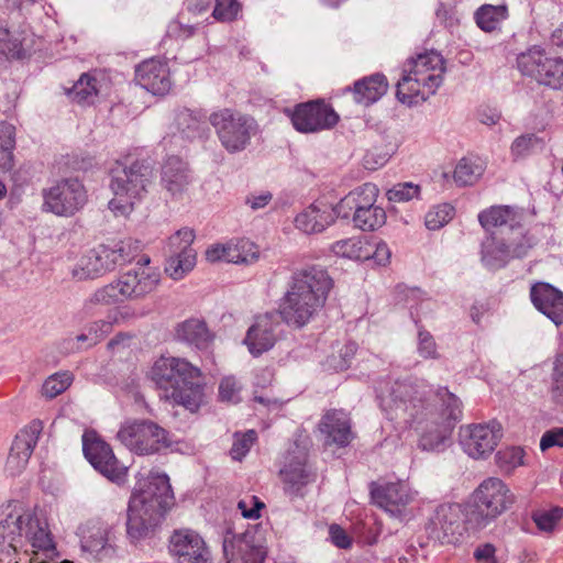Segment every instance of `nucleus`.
<instances>
[{
	"mask_svg": "<svg viewBox=\"0 0 563 563\" xmlns=\"http://www.w3.org/2000/svg\"><path fill=\"white\" fill-rule=\"evenodd\" d=\"M25 543L33 549L30 563H73L68 560L56 561L59 555L45 520L37 518L20 501L10 500L2 504L0 506V552L10 556Z\"/></svg>",
	"mask_w": 563,
	"mask_h": 563,
	"instance_id": "nucleus-1",
	"label": "nucleus"
},
{
	"mask_svg": "<svg viewBox=\"0 0 563 563\" xmlns=\"http://www.w3.org/2000/svg\"><path fill=\"white\" fill-rule=\"evenodd\" d=\"M332 286L328 272L320 266L297 269L276 313L289 327L300 329L323 308Z\"/></svg>",
	"mask_w": 563,
	"mask_h": 563,
	"instance_id": "nucleus-2",
	"label": "nucleus"
},
{
	"mask_svg": "<svg viewBox=\"0 0 563 563\" xmlns=\"http://www.w3.org/2000/svg\"><path fill=\"white\" fill-rule=\"evenodd\" d=\"M174 505L169 477L151 473L129 501L126 534L132 543L147 538Z\"/></svg>",
	"mask_w": 563,
	"mask_h": 563,
	"instance_id": "nucleus-3",
	"label": "nucleus"
},
{
	"mask_svg": "<svg viewBox=\"0 0 563 563\" xmlns=\"http://www.w3.org/2000/svg\"><path fill=\"white\" fill-rule=\"evenodd\" d=\"M152 380L162 398L196 412L203 404L205 383L201 371L185 358L161 357L151 369Z\"/></svg>",
	"mask_w": 563,
	"mask_h": 563,
	"instance_id": "nucleus-4",
	"label": "nucleus"
},
{
	"mask_svg": "<svg viewBox=\"0 0 563 563\" xmlns=\"http://www.w3.org/2000/svg\"><path fill=\"white\" fill-rule=\"evenodd\" d=\"M376 393L386 417L389 420H402L410 427L420 424L424 413L435 407L427 398L426 387L411 377L380 380Z\"/></svg>",
	"mask_w": 563,
	"mask_h": 563,
	"instance_id": "nucleus-5",
	"label": "nucleus"
},
{
	"mask_svg": "<svg viewBox=\"0 0 563 563\" xmlns=\"http://www.w3.org/2000/svg\"><path fill=\"white\" fill-rule=\"evenodd\" d=\"M161 283V274L153 267H133L98 288L87 299L86 307L111 306L123 301H137L154 292Z\"/></svg>",
	"mask_w": 563,
	"mask_h": 563,
	"instance_id": "nucleus-6",
	"label": "nucleus"
},
{
	"mask_svg": "<svg viewBox=\"0 0 563 563\" xmlns=\"http://www.w3.org/2000/svg\"><path fill=\"white\" fill-rule=\"evenodd\" d=\"M153 178V166L146 159L113 168L110 188L114 197L109 201V208L121 214L129 213L146 196Z\"/></svg>",
	"mask_w": 563,
	"mask_h": 563,
	"instance_id": "nucleus-7",
	"label": "nucleus"
},
{
	"mask_svg": "<svg viewBox=\"0 0 563 563\" xmlns=\"http://www.w3.org/2000/svg\"><path fill=\"white\" fill-rule=\"evenodd\" d=\"M441 409L434 407L424 413L423 421L415 423L421 431L418 446L423 451H440L450 437L456 421L462 418V402L448 388H440L434 398Z\"/></svg>",
	"mask_w": 563,
	"mask_h": 563,
	"instance_id": "nucleus-8",
	"label": "nucleus"
},
{
	"mask_svg": "<svg viewBox=\"0 0 563 563\" xmlns=\"http://www.w3.org/2000/svg\"><path fill=\"white\" fill-rule=\"evenodd\" d=\"M141 242L126 239L113 245L100 244L88 251L73 269V276L79 280L96 278L131 263L141 252Z\"/></svg>",
	"mask_w": 563,
	"mask_h": 563,
	"instance_id": "nucleus-9",
	"label": "nucleus"
},
{
	"mask_svg": "<svg viewBox=\"0 0 563 563\" xmlns=\"http://www.w3.org/2000/svg\"><path fill=\"white\" fill-rule=\"evenodd\" d=\"M515 495L498 477H487L472 494L468 520L484 528L497 517L511 508Z\"/></svg>",
	"mask_w": 563,
	"mask_h": 563,
	"instance_id": "nucleus-10",
	"label": "nucleus"
},
{
	"mask_svg": "<svg viewBox=\"0 0 563 563\" xmlns=\"http://www.w3.org/2000/svg\"><path fill=\"white\" fill-rule=\"evenodd\" d=\"M117 438L126 449L141 456L157 454L174 442L169 431L148 419L126 421Z\"/></svg>",
	"mask_w": 563,
	"mask_h": 563,
	"instance_id": "nucleus-11",
	"label": "nucleus"
},
{
	"mask_svg": "<svg viewBox=\"0 0 563 563\" xmlns=\"http://www.w3.org/2000/svg\"><path fill=\"white\" fill-rule=\"evenodd\" d=\"M209 122L230 154L244 151L257 132V123L251 115L228 108L212 112Z\"/></svg>",
	"mask_w": 563,
	"mask_h": 563,
	"instance_id": "nucleus-12",
	"label": "nucleus"
},
{
	"mask_svg": "<svg viewBox=\"0 0 563 563\" xmlns=\"http://www.w3.org/2000/svg\"><path fill=\"white\" fill-rule=\"evenodd\" d=\"M284 490L290 498L303 497L306 486L314 483L317 473L308 463V451L298 443L287 451L284 466L279 471Z\"/></svg>",
	"mask_w": 563,
	"mask_h": 563,
	"instance_id": "nucleus-13",
	"label": "nucleus"
},
{
	"mask_svg": "<svg viewBox=\"0 0 563 563\" xmlns=\"http://www.w3.org/2000/svg\"><path fill=\"white\" fill-rule=\"evenodd\" d=\"M522 75L534 78L539 84L559 89L563 86V59L550 57L540 47H532L517 57Z\"/></svg>",
	"mask_w": 563,
	"mask_h": 563,
	"instance_id": "nucleus-14",
	"label": "nucleus"
},
{
	"mask_svg": "<svg viewBox=\"0 0 563 563\" xmlns=\"http://www.w3.org/2000/svg\"><path fill=\"white\" fill-rule=\"evenodd\" d=\"M44 209L56 216L71 217L87 202V191L77 178H67L43 191Z\"/></svg>",
	"mask_w": 563,
	"mask_h": 563,
	"instance_id": "nucleus-15",
	"label": "nucleus"
},
{
	"mask_svg": "<svg viewBox=\"0 0 563 563\" xmlns=\"http://www.w3.org/2000/svg\"><path fill=\"white\" fill-rule=\"evenodd\" d=\"M82 451L91 466L106 478L117 484L125 482L128 467L119 462L111 446L96 433H84Z\"/></svg>",
	"mask_w": 563,
	"mask_h": 563,
	"instance_id": "nucleus-16",
	"label": "nucleus"
},
{
	"mask_svg": "<svg viewBox=\"0 0 563 563\" xmlns=\"http://www.w3.org/2000/svg\"><path fill=\"white\" fill-rule=\"evenodd\" d=\"M429 539L441 544H454L463 536V510L459 504H441L435 507L426 525Z\"/></svg>",
	"mask_w": 563,
	"mask_h": 563,
	"instance_id": "nucleus-17",
	"label": "nucleus"
},
{
	"mask_svg": "<svg viewBox=\"0 0 563 563\" xmlns=\"http://www.w3.org/2000/svg\"><path fill=\"white\" fill-rule=\"evenodd\" d=\"M294 128L301 133H316L332 129L339 121L334 109L324 100L297 104L290 113Z\"/></svg>",
	"mask_w": 563,
	"mask_h": 563,
	"instance_id": "nucleus-18",
	"label": "nucleus"
},
{
	"mask_svg": "<svg viewBox=\"0 0 563 563\" xmlns=\"http://www.w3.org/2000/svg\"><path fill=\"white\" fill-rule=\"evenodd\" d=\"M195 232L189 228H181L168 239L165 272L174 279L179 280L196 265V251L191 247Z\"/></svg>",
	"mask_w": 563,
	"mask_h": 563,
	"instance_id": "nucleus-19",
	"label": "nucleus"
},
{
	"mask_svg": "<svg viewBox=\"0 0 563 563\" xmlns=\"http://www.w3.org/2000/svg\"><path fill=\"white\" fill-rule=\"evenodd\" d=\"M81 550L93 559L102 561L115 555L114 527L106 521L89 520L79 528Z\"/></svg>",
	"mask_w": 563,
	"mask_h": 563,
	"instance_id": "nucleus-20",
	"label": "nucleus"
},
{
	"mask_svg": "<svg viewBox=\"0 0 563 563\" xmlns=\"http://www.w3.org/2000/svg\"><path fill=\"white\" fill-rule=\"evenodd\" d=\"M459 435L464 452L473 459L489 456L501 438L500 426L496 422L463 426Z\"/></svg>",
	"mask_w": 563,
	"mask_h": 563,
	"instance_id": "nucleus-21",
	"label": "nucleus"
},
{
	"mask_svg": "<svg viewBox=\"0 0 563 563\" xmlns=\"http://www.w3.org/2000/svg\"><path fill=\"white\" fill-rule=\"evenodd\" d=\"M168 549L175 563H212L207 543L191 529L175 530L169 538Z\"/></svg>",
	"mask_w": 563,
	"mask_h": 563,
	"instance_id": "nucleus-22",
	"label": "nucleus"
},
{
	"mask_svg": "<svg viewBox=\"0 0 563 563\" xmlns=\"http://www.w3.org/2000/svg\"><path fill=\"white\" fill-rule=\"evenodd\" d=\"M42 431L43 422L35 419L16 433L5 463V471L11 476L19 475L26 467Z\"/></svg>",
	"mask_w": 563,
	"mask_h": 563,
	"instance_id": "nucleus-23",
	"label": "nucleus"
},
{
	"mask_svg": "<svg viewBox=\"0 0 563 563\" xmlns=\"http://www.w3.org/2000/svg\"><path fill=\"white\" fill-rule=\"evenodd\" d=\"M404 68L422 81V85L427 87V96L434 95L442 85L445 70L444 59L437 52H426L417 57H411L405 63Z\"/></svg>",
	"mask_w": 563,
	"mask_h": 563,
	"instance_id": "nucleus-24",
	"label": "nucleus"
},
{
	"mask_svg": "<svg viewBox=\"0 0 563 563\" xmlns=\"http://www.w3.org/2000/svg\"><path fill=\"white\" fill-rule=\"evenodd\" d=\"M279 319L276 312H267L256 317L244 339V344L253 356H260L275 345L277 340L276 330L280 324Z\"/></svg>",
	"mask_w": 563,
	"mask_h": 563,
	"instance_id": "nucleus-25",
	"label": "nucleus"
},
{
	"mask_svg": "<svg viewBox=\"0 0 563 563\" xmlns=\"http://www.w3.org/2000/svg\"><path fill=\"white\" fill-rule=\"evenodd\" d=\"M369 493L373 504L391 516L401 515L411 500L408 486L401 482L384 484L372 482Z\"/></svg>",
	"mask_w": 563,
	"mask_h": 563,
	"instance_id": "nucleus-26",
	"label": "nucleus"
},
{
	"mask_svg": "<svg viewBox=\"0 0 563 563\" xmlns=\"http://www.w3.org/2000/svg\"><path fill=\"white\" fill-rule=\"evenodd\" d=\"M318 430L323 435L325 445L345 448L353 439L351 418L342 409L325 411L318 423Z\"/></svg>",
	"mask_w": 563,
	"mask_h": 563,
	"instance_id": "nucleus-27",
	"label": "nucleus"
},
{
	"mask_svg": "<svg viewBox=\"0 0 563 563\" xmlns=\"http://www.w3.org/2000/svg\"><path fill=\"white\" fill-rule=\"evenodd\" d=\"M223 551L225 556H231V560L240 559L243 563H263L266 556L261 539L252 530L233 534L231 539L225 537Z\"/></svg>",
	"mask_w": 563,
	"mask_h": 563,
	"instance_id": "nucleus-28",
	"label": "nucleus"
},
{
	"mask_svg": "<svg viewBox=\"0 0 563 563\" xmlns=\"http://www.w3.org/2000/svg\"><path fill=\"white\" fill-rule=\"evenodd\" d=\"M135 80L153 95H165L172 87L168 63L156 58L144 60L135 68Z\"/></svg>",
	"mask_w": 563,
	"mask_h": 563,
	"instance_id": "nucleus-29",
	"label": "nucleus"
},
{
	"mask_svg": "<svg viewBox=\"0 0 563 563\" xmlns=\"http://www.w3.org/2000/svg\"><path fill=\"white\" fill-rule=\"evenodd\" d=\"M340 218L336 206L324 201H314L295 218V225L307 234L320 233Z\"/></svg>",
	"mask_w": 563,
	"mask_h": 563,
	"instance_id": "nucleus-30",
	"label": "nucleus"
},
{
	"mask_svg": "<svg viewBox=\"0 0 563 563\" xmlns=\"http://www.w3.org/2000/svg\"><path fill=\"white\" fill-rule=\"evenodd\" d=\"M533 306L553 323H563V292L549 283H537L530 289Z\"/></svg>",
	"mask_w": 563,
	"mask_h": 563,
	"instance_id": "nucleus-31",
	"label": "nucleus"
},
{
	"mask_svg": "<svg viewBox=\"0 0 563 563\" xmlns=\"http://www.w3.org/2000/svg\"><path fill=\"white\" fill-rule=\"evenodd\" d=\"M191 183L188 164L178 156L166 158L161 170V185L174 198L181 197Z\"/></svg>",
	"mask_w": 563,
	"mask_h": 563,
	"instance_id": "nucleus-32",
	"label": "nucleus"
},
{
	"mask_svg": "<svg viewBox=\"0 0 563 563\" xmlns=\"http://www.w3.org/2000/svg\"><path fill=\"white\" fill-rule=\"evenodd\" d=\"M388 89V80L384 74L376 73L356 80L353 87H347L352 91L356 103L368 107L377 102Z\"/></svg>",
	"mask_w": 563,
	"mask_h": 563,
	"instance_id": "nucleus-33",
	"label": "nucleus"
},
{
	"mask_svg": "<svg viewBox=\"0 0 563 563\" xmlns=\"http://www.w3.org/2000/svg\"><path fill=\"white\" fill-rule=\"evenodd\" d=\"M378 188L372 183L363 184L350 191L335 206L340 218L349 219L361 209L373 206L377 201Z\"/></svg>",
	"mask_w": 563,
	"mask_h": 563,
	"instance_id": "nucleus-34",
	"label": "nucleus"
},
{
	"mask_svg": "<svg viewBox=\"0 0 563 563\" xmlns=\"http://www.w3.org/2000/svg\"><path fill=\"white\" fill-rule=\"evenodd\" d=\"M175 336L198 350H207L214 340V334L209 330L202 319L190 318L177 324Z\"/></svg>",
	"mask_w": 563,
	"mask_h": 563,
	"instance_id": "nucleus-35",
	"label": "nucleus"
},
{
	"mask_svg": "<svg viewBox=\"0 0 563 563\" xmlns=\"http://www.w3.org/2000/svg\"><path fill=\"white\" fill-rule=\"evenodd\" d=\"M521 212L510 206H493L478 213V222L487 232L504 227L515 231L521 225Z\"/></svg>",
	"mask_w": 563,
	"mask_h": 563,
	"instance_id": "nucleus-36",
	"label": "nucleus"
},
{
	"mask_svg": "<svg viewBox=\"0 0 563 563\" xmlns=\"http://www.w3.org/2000/svg\"><path fill=\"white\" fill-rule=\"evenodd\" d=\"M175 122L178 131L190 140L202 137L208 131L207 114L202 110L180 109Z\"/></svg>",
	"mask_w": 563,
	"mask_h": 563,
	"instance_id": "nucleus-37",
	"label": "nucleus"
},
{
	"mask_svg": "<svg viewBox=\"0 0 563 563\" xmlns=\"http://www.w3.org/2000/svg\"><path fill=\"white\" fill-rule=\"evenodd\" d=\"M396 97L401 103L412 106L426 101L430 96H427V87L422 81L402 68V76L396 86Z\"/></svg>",
	"mask_w": 563,
	"mask_h": 563,
	"instance_id": "nucleus-38",
	"label": "nucleus"
},
{
	"mask_svg": "<svg viewBox=\"0 0 563 563\" xmlns=\"http://www.w3.org/2000/svg\"><path fill=\"white\" fill-rule=\"evenodd\" d=\"M481 255L486 267L490 269L504 267L510 261L508 242L490 234L482 242Z\"/></svg>",
	"mask_w": 563,
	"mask_h": 563,
	"instance_id": "nucleus-39",
	"label": "nucleus"
},
{
	"mask_svg": "<svg viewBox=\"0 0 563 563\" xmlns=\"http://www.w3.org/2000/svg\"><path fill=\"white\" fill-rule=\"evenodd\" d=\"M507 18L508 7L506 4H484L475 12L476 24L485 32H493L497 30L500 23Z\"/></svg>",
	"mask_w": 563,
	"mask_h": 563,
	"instance_id": "nucleus-40",
	"label": "nucleus"
},
{
	"mask_svg": "<svg viewBox=\"0 0 563 563\" xmlns=\"http://www.w3.org/2000/svg\"><path fill=\"white\" fill-rule=\"evenodd\" d=\"M98 80L89 74H82L80 78L67 89L66 93L71 101L78 104H90L98 95Z\"/></svg>",
	"mask_w": 563,
	"mask_h": 563,
	"instance_id": "nucleus-41",
	"label": "nucleus"
},
{
	"mask_svg": "<svg viewBox=\"0 0 563 563\" xmlns=\"http://www.w3.org/2000/svg\"><path fill=\"white\" fill-rule=\"evenodd\" d=\"M350 218L355 228L362 231H375L385 224L386 212L375 202L373 206L356 211Z\"/></svg>",
	"mask_w": 563,
	"mask_h": 563,
	"instance_id": "nucleus-42",
	"label": "nucleus"
},
{
	"mask_svg": "<svg viewBox=\"0 0 563 563\" xmlns=\"http://www.w3.org/2000/svg\"><path fill=\"white\" fill-rule=\"evenodd\" d=\"M258 260L257 246L249 240H239L227 244V262L233 264H253Z\"/></svg>",
	"mask_w": 563,
	"mask_h": 563,
	"instance_id": "nucleus-43",
	"label": "nucleus"
},
{
	"mask_svg": "<svg viewBox=\"0 0 563 563\" xmlns=\"http://www.w3.org/2000/svg\"><path fill=\"white\" fill-rule=\"evenodd\" d=\"M332 252L338 256L356 261L369 258V251L366 247V243L355 238L336 241L332 245Z\"/></svg>",
	"mask_w": 563,
	"mask_h": 563,
	"instance_id": "nucleus-44",
	"label": "nucleus"
},
{
	"mask_svg": "<svg viewBox=\"0 0 563 563\" xmlns=\"http://www.w3.org/2000/svg\"><path fill=\"white\" fill-rule=\"evenodd\" d=\"M24 56L21 41L8 29L0 27V65L10 58L22 59Z\"/></svg>",
	"mask_w": 563,
	"mask_h": 563,
	"instance_id": "nucleus-45",
	"label": "nucleus"
},
{
	"mask_svg": "<svg viewBox=\"0 0 563 563\" xmlns=\"http://www.w3.org/2000/svg\"><path fill=\"white\" fill-rule=\"evenodd\" d=\"M516 238L508 241L510 260L523 258L529 251L537 244L534 236L525 232L522 225L515 231Z\"/></svg>",
	"mask_w": 563,
	"mask_h": 563,
	"instance_id": "nucleus-46",
	"label": "nucleus"
},
{
	"mask_svg": "<svg viewBox=\"0 0 563 563\" xmlns=\"http://www.w3.org/2000/svg\"><path fill=\"white\" fill-rule=\"evenodd\" d=\"M15 147V128L12 124L0 123V151L3 154V168L13 167V150Z\"/></svg>",
	"mask_w": 563,
	"mask_h": 563,
	"instance_id": "nucleus-47",
	"label": "nucleus"
},
{
	"mask_svg": "<svg viewBox=\"0 0 563 563\" xmlns=\"http://www.w3.org/2000/svg\"><path fill=\"white\" fill-rule=\"evenodd\" d=\"M481 175V166L467 158H462L454 169L453 178L459 186H471L476 183Z\"/></svg>",
	"mask_w": 563,
	"mask_h": 563,
	"instance_id": "nucleus-48",
	"label": "nucleus"
},
{
	"mask_svg": "<svg viewBox=\"0 0 563 563\" xmlns=\"http://www.w3.org/2000/svg\"><path fill=\"white\" fill-rule=\"evenodd\" d=\"M549 391L554 404L563 405V352L554 357Z\"/></svg>",
	"mask_w": 563,
	"mask_h": 563,
	"instance_id": "nucleus-49",
	"label": "nucleus"
},
{
	"mask_svg": "<svg viewBox=\"0 0 563 563\" xmlns=\"http://www.w3.org/2000/svg\"><path fill=\"white\" fill-rule=\"evenodd\" d=\"M542 145V140L533 133L522 134L515 139L510 146L515 159L531 155L536 148Z\"/></svg>",
	"mask_w": 563,
	"mask_h": 563,
	"instance_id": "nucleus-50",
	"label": "nucleus"
},
{
	"mask_svg": "<svg viewBox=\"0 0 563 563\" xmlns=\"http://www.w3.org/2000/svg\"><path fill=\"white\" fill-rule=\"evenodd\" d=\"M563 518L562 507H552L548 510H539L532 515V519L539 530L552 532Z\"/></svg>",
	"mask_w": 563,
	"mask_h": 563,
	"instance_id": "nucleus-51",
	"label": "nucleus"
},
{
	"mask_svg": "<svg viewBox=\"0 0 563 563\" xmlns=\"http://www.w3.org/2000/svg\"><path fill=\"white\" fill-rule=\"evenodd\" d=\"M453 216L454 208L451 205H438L426 214L424 223L429 230H439L445 225Z\"/></svg>",
	"mask_w": 563,
	"mask_h": 563,
	"instance_id": "nucleus-52",
	"label": "nucleus"
},
{
	"mask_svg": "<svg viewBox=\"0 0 563 563\" xmlns=\"http://www.w3.org/2000/svg\"><path fill=\"white\" fill-rule=\"evenodd\" d=\"M421 188L413 183H399L387 190L386 197L390 202H408L419 198Z\"/></svg>",
	"mask_w": 563,
	"mask_h": 563,
	"instance_id": "nucleus-53",
	"label": "nucleus"
},
{
	"mask_svg": "<svg viewBox=\"0 0 563 563\" xmlns=\"http://www.w3.org/2000/svg\"><path fill=\"white\" fill-rule=\"evenodd\" d=\"M496 463L503 472L511 470L523 464V450L520 448H507L496 453Z\"/></svg>",
	"mask_w": 563,
	"mask_h": 563,
	"instance_id": "nucleus-54",
	"label": "nucleus"
},
{
	"mask_svg": "<svg viewBox=\"0 0 563 563\" xmlns=\"http://www.w3.org/2000/svg\"><path fill=\"white\" fill-rule=\"evenodd\" d=\"M70 383L71 376L68 373L54 374L44 382L42 394L46 398L53 399L64 393Z\"/></svg>",
	"mask_w": 563,
	"mask_h": 563,
	"instance_id": "nucleus-55",
	"label": "nucleus"
},
{
	"mask_svg": "<svg viewBox=\"0 0 563 563\" xmlns=\"http://www.w3.org/2000/svg\"><path fill=\"white\" fill-rule=\"evenodd\" d=\"M256 432L249 430L243 434L235 433L230 454L233 460L241 461L251 450L256 440Z\"/></svg>",
	"mask_w": 563,
	"mask_h": 563,
	"instance_id": "nucleus-56",
	"label": "nucleus"
},
{
	"mask_svg": "<svg viewBox=\"0 0 563 563\" xmlns=\"http://www.w3.org/2000/svg\"><path fill=\"white\" fill-rule=\"evenodd\" d=\"M214 9L212 11V16L221 22H230L233 21L239 11L240 4L236 0H214Z\"/></svg>",
	"mask_w": 563,
	"mask_h": 563,
	"instance_id": "nucleus-57",
	"label": "nucleus"
},
{
	"mask_svg": "<svg viewBox=\"0 0 563 563\" xmlns=\"http://www.w3.org/2000/svg\"><path fill=\"white\" fill-rule=\"evenodd\" d=\"M418 353L423 358H438L439 356L433 336L421 329L418 332Z\"/></svg>",
	"mask_w": 563,
	"mask_h": 563,
	"instance_id": "nucleus-58",
	"label": "nucleus"
},
{
	"mask_svg": "<svg viewBox=\"0 0 563 563\" xmlns=\"http://www.w3.org/2000/svg\"><path fill=\"white\" fill-rule=\"evenodd\" d=\"M239 391L240 387L234 377L228 376L221 379L219 385V397L222 401H238Z\"/></svg>",
	"mask_w": 563,
	"mask_h": 563,
	"instance_id": "nucleus-59",
	"label": "nucleus"
},
{
	"mask_svg": "<svg viewBox=\"0 0 563 563\" xmlns=\"http://www.w3.org/2000/svg\"><path fill=\"white\" fill-rule=\"evenodd\" d=\"M264 503L256 496H251L249 499H241L238 503V508L244 518L258 519L261 517V509L264 508Z\"/></svg>",
	"mask_w": 563,
	"mask_h": 563,
	"instance_id": "nucleus-60",
	"label": "nucleus"
},
{
	"mask_svg": "<svg viewBox=\"0 0 563 563\" xmlns=\"http://www.w3.org/2000/svg\"><path fill=\"white\" fill-rule=\"evenodd\" d=\"M559 446L563 448V428H552L545 431L540 440V449L541 451H547L550 448Z\"/></svg>",
	"mask_w": 563,
	"mask_h": 563,
	"instance_id": "nucleus-61",
	"label": "nucleus"
},
{
	"mask_svg": "<svg viewBox=\"0 0 563 563\" xmlns=\"http://www.w3.org/2000/svg\"><path fill=\"white\" fill-rule=\"evenodd\" d=\"M329 534L331 542L340 549H347L352 544L351 538L339 525H331L329 528Z\"/></svg>",
	"mask_w": 563,
	"mask_h": 563,
	"instance_id": "nucleus-62",
	"label": "nucleus"
},
{
	"mask_svg": "<svg viewBox=\"0 0 563 563\" xmlns=\"http://www.w3.org/2000/svg\"><path fill=\"white\" fill-rule=\"evenodd\" d=\"M110 312L112 314L113 322H117V325L124 324L139 317L145 316L144 312L137 313L133 308L126 306L113 309Z\"/></svg>",
	"mask_w": 563,
	"mask_h": 563,
	"instance_id": "nucleus-63",
	"label": "nucleus"
},
{
	"mask_svg": "<svg viewBox=\"0 0 563 563\" xmlns=\"http://www.w3.org/2000/svg\"><path fill=\"white\" fill-rule=\"evenodd\" d=\"M496 548L492 543L479 544L474 551V558L477 562H486V563H497L496 558Z\"/></svg>",
	"mask_w": 563,
	"mask_h": 563,
	"instance_id": "nucleus-64",
	"label": "nucleus"
}]
</instances>
